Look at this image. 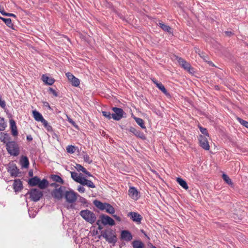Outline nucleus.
<instances>
[{
  "label": "nucleus",
  "instance_id": "1",
  "mask_svg": "<svg viewBox=\"0 0 248 248\" xmlns=\"http://www.w3.org/2000/svg\"><path fill=\"white\" fill-rule=\"evenodd\" d=\"M102 236L109 244L114 246L117 241V235L115 231L111 229H107L101 232V235L98 236L99 239Z\"/></svg>",
  "mask_w": 248,
  "mask_h": 248
},
{
  "label": "nucleus",
  "instance_id": "2",
  "mask_svg": "<svg viewBox=\"0 0 248 248\" xmlns=\"http://www.w3.org/2000/svg\"><path fill=\"white\" fill-rule=\"evenodd\" d=\"M93 204L98 209L101 210H105L106 212L110 214H113L115 212L114 207L109 203H103L99 201L95 200L93 201Z\"/></svg>",
  "mask_w": 248,
  "mask_h": 248
},
{
  "label": "nucleus",
  "instance_id": "3",
  "mask_svg": "<svg viewBox=\"0 0 248 248\" xmlns=\"http://www.w3.org/2000/svg\"><path fill=\"white\" fill-rule=\"evenodd\" d=\"M8 153L12 155L17 156L19 154V148L16 141H11L6 145Z\"/></svg>",
  "mask_w": 248,
  "mask_h": 248
},
{
  "label": "nucleus",
  "instance_id": "4",
  "mask_svg": "<svg viewBox=\"0 0 248 248\" xmlns=\"http://www.w3.org/2000/svg\"><path fill=\"white\" fill-rule=\"evenodd\" d=\"M79 214L86 221L91 224L93 223L96 220L95 214L88 209L81 211Z\"/></svg>",
  "mask_w": 248,
  "mask_h": 248
},
{
  "label": "nucleus",
  "instance_id": "5",
  "mask_svg": "<svg viewBox=\"0 0 248 248\" xmlns=\"http://www.w3.org/2000/svg\"><path fill=\"white\" fill-rule=\"evenodd\" d=\"M78 196V194L73 190L65 191L64 195L66 202L71 204H73L76 202Z\"/></svg>",
  "mask_w": 248,
  "mask_h": 248
},
{
  "label": "nucleus",
  "instance_id": "6",
  "mask_svg": "<svg viewBox=\"0 0 248 248\" xmlns=\"http://www.w3.org/2000/svg\"><path fill=\"white\" fill-rule=\"evenodd\" d=\"M29 194H30L31 200L34 202L39 201L43 195L42 191L37 188L31 189Z\"/></svg>",
  "mask_w": 248,
  "mask_h": 248
},
{
  "label": "nucleus",
  "instance_id": "7",
  "mask_svg": "<svg viewBox=\"0 0 248 248\" xmlns=\"http://www.w3.org/2000/svg\"><path fill=\"white\" fill-rule=\"evenodd\" d=\"M65 187L61 186L58 188H55L52 192V196L58 200H61L64 195V189Z\"/></svg>",
  "mask_w": 248,
  "mask_h": 248
},
{
  "label": "nucleus",
  "instance_id": "8",
  "mask_svg": "<svg viewBox=\"0 0 248 248\" xmlns=\"http://www.w3.org/2000/svg\"><path fill=\"white\" fill-rule=\"evenodd\" d=\"M112 109L114 112L112 114V118L114 120L119 121L124 117V112L123 109L119 108L113 107Z\"/></svg>",
  "mask_w": 248,
  "mask_h": 248
},
{
  "label": "nucleus",
  "instance_id": "9",
  "mask_svg": "<svg viewBox=\"0 0 248 248\" xmlns=\"http://www.w3.org/2000/svg\"><path fill=\"white\" fill-rule=\"evenodd\" d=\"M100 221H101V223L104 225H109L111 226H113L115 225L114 220L110 217L105 215L104 214H102L100 216Z\"/></svg>",
  "mask_w": 248,
  "mask_h": 248
},
{
  "label": "nucleus",
  "instance_id": "10",
  "mask_svg": "<svg viewBox=\"0 0 248 248\" xmlns=\"http://www.w3.org/2000/svg\"><path fill=\"white\" fill-rule=\"evenodd\" d=\"M200 145L204 150H209L210 146L207 139L202 135H200L199 138Z\"/></svg>",
  "mask_w": 248,
  "mask_h": 248
},
{
  "label": "nucleus",
  "instance_id": "11",
  "mask_svg": "<svg viewBox=\"0 0 248 248\" xmlns=\"http://www.w3.org/2000/svg\"><path fill=\"white\" fill-rule=\"evenodd\" d=\"M127 216L130 217L134 222H137L138 224H140L142 219V217L140 214L134 212L128 213Z\"/></svg>",
  "mask_w": 248,
  "mask_h": 248
},
{
  "label": "nucleus",
  "instance_id": "12",
  "mask_svg": "<svg viewBox=\"0 0 248 248\" xmlns=\"http://www.w3.org/2000/svg\"><path fill=\"white\" fill-rule=\"evenodd\" d=\"M8 172L10 173L11 176L16 177L18 176L19 173V170L16 164H12L8 167Z\"/></svg>",
  "mask_w": 248,
  "mask_h": 248
},
{
  "label": "nucleus",
  "instance_id": "13",
  "mask_svg": "<svg viewBox=\"0 0 248 248\" xmlns=\"http://www.w3.org/2000/svg\"><path fill=\"white\" fill-rule=\"evenodd\" d=\"M121 239L126 242H129L133 239L131 233L127 230H123L121 232Z\"/></svg>",
  "mask_w": 248,
  "mask_h": 248
},
{
  "label": "nucleus",
  "instance_id": "14",
  "mask_svg": "<svg viewBox=\"0 0 248 248\" xmlns=\"http://www.w3.org/2000/svg\"><path fill=\"white\" fill-rule=\"evenodd\" d=\"M177 61L180 65L185 70L190 72L191 65L189 63L186 62L182 58H177Z\"/></svg>",
  "mask_w": 248,
  "mask_h": 248
},
{
  "label": "nucleus",
  "instance_id": "15",
  "mask_svg": "<svg viewBox=\"0 0 248 248\" xmlns=\"http://www.w3.org/2000/svg\"><path fill=\"white\" fill-rule=\"evenodd\" d=\"M128 131L133 133L135 136L141 139H145V135L143 132H141L140 130H137L136 128L133 127H130L127 129Z\"/></svg>",
  "mask_w": 248,
  "mask_h": 248
},
{
  "label": "nucleus",
  "instance_id": "16",
  "mask_svg": "<svg viewBox=\"0 0 248 248\" xmlns=\"http://www.w3.org/2000/svg\"><path fill=\"white\" fill-rule=\"evenodd\" d=\"M13 188L15 192H19L22 189L23 185L20 179L15 180L13 184Z\"/></svg>",
  "mask_w": 248,
  "mask_h": 248
},
{
  "label": "nucleus",
  "instance_id": "17",
  "mask_svg": "<svg viewBox=\"0 0 248 248\" xmlns=\"http://www.w3.org/2000/svg\"><path fill=\"white\" fill-rule=\"evenodd\" d=\"M19 164L22 168H28L30 164L28 158L26 156L22 155L20 159Z\"/></svg>",
  "mask_w": 248,
  "mask_h": 248
},
{
  "label": "nucleus",
  "instance_id": "18",
  "mask_svg": "<svg viewBox=\"0 0 248 248\" xmlns=\"http://www.w3.org/2000/svg\"><path fill=\"white\" fill-rule=\"evenodd\" d=\"M10 125L12 135L14 136H16L18 134V132L15 121L13 119H11L10 120Z\"/></svg>",
  "mask_w": 248,
  "mask_h": 248
},
{
  "label": "nucleus",
  "instance_id": "19",
  "mask_svg": "<svg viewBox=\"0 0 248 248\" xmlns=\"http://www.w3.org/2000/svg\"><path fill=\"white\" fill-rule=\"evenodd\" d=\"M129 196L134 200L138 199V192L137 190L134 187H130L129 191Z\"/></svg>",
  "mask_w": 248,
  "mask_h": 248
},
{
  "label": "nucleus",
  "instance_id": "20",
  "mask_svg": "<svg viewBox=\"0 0 248 248\" xmlns=\"http://www.w3.org/2000/svg\"><path fill=\"white\" fill-rule=\"evenodd\" d=\"M71 175L72 178L74 181H75L76 182H77L78 183H80L81 184V183H82V179H83L84 177H82L78 175L77 172H74V171L71 172Z\"/></svg>",
  "mask_w": 248,
  "mask_h": 248
},
{
  "label": "nucleus",
  "instance_id": "21",
  "mask_svg": "<svg viewBox=\"0 0 248 248\" xmlns=\"http://www.w3.org/2000/svg\"><path fill=\"white\" fill-rule=\"evenodd\" d=\"M40 178H39L37 176H34L29 179L28 181V184L31 186H38Z\"/></svg>",
  "mask_w": 248,
  "mask_h": 248
},
{
  "label": "nucleus",
  "instance_id": "22",
  "mask_svg": "<svg viewBox=\"0 0 248 248\" xmlns=\"http://www.w3.org/2000/svg\"><path fill=\"white\" fill-rule=\"evenodd\" d=\"M32 114L34 119L38 122L42 123L45 120L42 114L35 110L32 111Z\"/></svg>",
  "mask_w": 248,
  "mask_h": 248
},
{
  "label": "nucleus",
  "instance_id": "23",
  "mask_svg": "<svg viewBox=\"0 0 248 248\" xmlns=\"http://www.w3.org/2000/svg\"><path fill=\"white\" fill-rule=\"evenodd\" d=\"M50 178L53 181L60 183L61 184H64L63 180L59 175L56 174H52L50 176Z\"/></svg>",
  "mask_w": 248,
  "mask_h": 248
},
{
  "label": "nucleus",
  "instance_id": "24",
  "mask_svg": "<svg viewBox=\"0 0 248 248\" xmlns=\"http://www.w3.org/2000/svg\"><path fill=\"white\" fill-rule=\"evenodd\" d=\"M81 184L83 186H87L91 188H95V186L92 181L86 179L84 177L82 179V181Z\"/></svg>",
  "mask_w": 248,
  "mask_h": 248
},
{
  "label": "nucleus",
  "instance_id": "25",
  "mask_svg": "<svg viewBox=\"0 0 248 248\" xmlns=\"http://www.w3.org/2000/svg\"><path fill=\"white\" fill-rule=\"evenodd\" d=\"M158 26L161 28L163 31L168 32L169 33H172V31L171 28L169 26L166 24H165L163 22H159Z\"/></svg>",
  "mask_w": 248,
  "mask_h": 248
},
{
  "label": "nucleus",
  "instance_id": "26",
  "mask_svg": "<svg viewBox=\"0 0 248 248\" xmlns=\"http://www.w3.org/2000/svg\"><path fill=\"white\" fill-rule=\"evenodd\" d=\"M42 80L45 82L46 84L51 85H52L55 81V80L53 78H49L47 76H46L44 75L42 76Z\"/></svg>",
  "mask_w": 248,
  "mask_h": 248
},
{
  "label": "nucleus",
  "instance_id": "27",
  "mask_svg": "<svg viewBox=\"0 0 248 248\" xmlns=\"http://www.w3.org/2000/svg\"><path fill=\"white\" fill-rule=\"evenodd\" d=\"M49 183L48 181L46 179H43L42 180L40 179V182L38 184V187L40 189H45L48 186Z\"/></svg>",
  "mask_w": 248,
  "mask_h": 248
},
{
  "label": "nucleus",
  "instance_id": "28",
  "mask_svg": "<svg viewBox=\"0 0 248 248\" xmlns=\"http://www.w3.org/2000/svg\"><path fill=\"white\" fill-rule=\"evenodd\" d=\"M176 181L185 189L187 190L188 188L186 182L182 178L178 177Z\"/></svg>",
  "mask_w": 248,
  "mask_h": 248
},
{
  "label": "nucleus",
  "instance_id": "29",
  "mask_svg": "<svg viewBox=\"0 0 248 248\" xmlns=\"http://www.w3.org/2000/svg\"><path fill=\"white\" fill-rule=\"evenodd\" d=\"M0 140L1 142L6 144V145H7V143L11 141H10L11 138L10 137L9 135L7 134H4L3 135L1 136V137L0 138Z\"/></svg>",
  "mask_w": 248,
  "mask_h": 248
},
{
  "label": "nucleus",
  "instance_id": "30",
  "mask_svg": "<svg viewBox=\"0 0 248 248\" xmlns=\"http://www.w3.org/2000/svg\"><path fill=\"white\" fill-rule=\"evenodd\" d=\"M133 248H144V244L140 240H135L132 242Z\"/></svg>",
  "mask_w": 248,
  "mask_h": 248
},
{
  "label": "nucleus",
  "instance_id": "31",
  "mask_svg": "<svg viewBox=\"0 0 248 248\" xmlns=\"http://www.w3.org/2000/svg\"><path fill=\"white\" fill-rule=\"evenodd\" d=\"M154 82L156 84V87L160 89L164 94H167V91L165 89L164 86L161 83H158L157 82L154 81Z\"/></svg>",
  "mask_w": 248,
  "mask_h": 248
},
{
  "label": "nucleus",
  "instance_id": "32",
  "mask_svg": "<svg viewBox=\"0 0 248 248\" xmlns=\"http://www.w3.org/2000/svg\"><path fill=\"white\" fill-rule=\"evenodd\" d=\"M134 119L137 124L139 125L142 129H146V126L144 124V121L140 118L135 117Z\"/></svg>",
  "mask_w": 248,
  "mask_h": 248
},
{
  "label": "nucleus",
  "instance_id": "33",
  "mask_svg": "<svg viewBox=\"0 0 248 248\" xmlns=\"http://www.w3.org/2000/svg\"><path fill=\"white\" fill-rule=\"evenodd\" d=\"M0 19H1L8 27L12 28L13 25L10 18H5L0 16Z\"/></svg>",
  "mask_w": 248,
  "mask_h": 248
},
{
  "label": "nucleus",
  "instance_id": "34",
  "mask_svg": "<svg viewBox=\"0 0 248 248\" xmlns=\"http://www.w3.org/2000/svg\"><path fill=\"white\" fill-rule=\"evenodd\" d=\"M42 123L48 131H52V126L48 124L47 122L45 119L42 122Z\"/></svg>",
  "mask_w": 248,
  "mask_h": 248
},
{
  "label": "nucleus",
  "instance_id": "35",
  "mask_svg": "<svg viewBox=\"0 0 248 248\" xmlns=\"http://www.w3.org/2000/svg\"><path fill=\"white\" fill-rule=\"evenodd\" d=\"M0 13L3 16H13L14 17H16V16L14 14L6 13V12H4L3 8L1 6H0Z\"/></svg>",
  "mask_w": 248,
  "mask_h": 248
},
{
  "label": "nucleus",
  "instance_id": "36",
  "mask_svg": "<svg viewBox=\"0 0 248 248\" xmlns=\"http://www.w3.org/2000/svg\"><path fill=\"white\" fill-rule=\"evenodd\" d=\"M6 126V124L4 122L3 118L0 117V131H3L5 129Z\"/></svg>",
  "mask_w": 248,
  "mask_h": 248
},
{
  "label": "nucleus",
  "instance_id": "37",
  "mask_svg": "<svg viewBox=\"0 0 248 248\" xmlns=\"http://www.w3.org/2000/svg\"><path fill=\"white\" fill-rule=\"evenodd\" d=\"M70 82L71 83L72 85L75 87H78L79 85V83H80L79 79L76 78L75 77Z\"/></svg>",
  "mask_w": 248,
  "mask_h": 248
},
{
  "label": "nucleus",
  "instance_id": "38",
  "mask_svg": "<svg viewBox=\"0 0 248 248\" xmlns=\"http://www.w3.org/2000/svg\"><path fill=\"white\" fill-rule=\"evenodd\" d=\"M222 178L224 181L228 185H232V182L231 179L229 178V177L225 174H223L222 175Z\"/></svg>",
  "mask_w": 248,
  "mask_h": 248
},
{
  "label": "nucleus",
  "instance_id": "39",
  "mask_svg": "<svg viewBox=\"0 0 248 248\" xmlns=\"http://www.w3.org/2000/svg\"><path fill=\"white\" fill-rule=\"evenodd\" d=\"M102 114L103 116L107 118L108 120H110L112 118V114H111L109 111H102Z\"/></svg>",
  "mask_w": 248,
  "mask_h": 248
},
{
  "label": "nucleus",
  "instance_id": "40",
  "mask_svg": "<svg viewBox=\"0 0 248 248\" xmlns=\"http://www.w3.org/2000/svg\"><path fill=\"white\" fill-rule=\"evenodd\" d=\"M66 151L69 153L73 154L76 151L75 147L73 145H68L66 147Z\"/></svg>",
  "mask_w": 248,
  "mask_h": 248
},
{
  "label": "nucleus",
  "instance_id": "41",
  "mask_svg": "<svg viewBox=\"0 0 248 248\" xmlns=\"http://www.w3.org/2000/svg\"><path fill=\"white\" fill-rule=\"evenodd\" d=\"M198 127L200 130V131L201 132V133L202 134H203V135L207 136L208 137L209 136V135L208 133V131H207V130L206 128H203V127H202L201 125H199Z\"/></svg>",
  "mask_w": 248,
  "mask_h": 248
},
{
  "label": "nucleus",
  "instance_id": "42",
  "mask_svg": "<svg viewBox=\"0 0 248 248\" xmlns=\"http://www.w3.org/2000/svg\"><path fill=\"white\" fill-rule=\"evenodd\" d=\"M237 120L242 125L248 128V122L239 117L237 118Z\"/></svg>",
  "mask_w": 248,
  "mask_h": 248
},
{
  "label": "nucleus",
  "instance_id": "43",
  "mask_svg": "<svg viewBox=\"0 0 248 248\" xmlns=\"http://www.w3.org/2000/svg\"><path fill=\"white\" fill-rule=\"evenodd\" d=\"M84 161L88 164H91L92 163V160L90 159V156L87 154L84 155L83 156Z\"/></svg>",
  "mask_w": 248,
  "mask_h": 248
},
{
  "label": "nucleus",
  "instance_id": "44",
  "mask_svg": "<svg viewBox=\"0 0 248 248\" xmlns=\"http://www.w3.org/2000/svg\"><path fill=\"white\" fill-rule=\"evenodd\" d=\"M76 169L78 171H81L83 172L85 171L86 169L84 168L82 165L80 164H76V166L75 167Z\"/></svg>",
  "mask_w": 248,
  "mask_h": 248
},
{
  "label": "nucleus",
  "instance_id": "45",
  "mask_svg": "<svg viewBox=\"0 0 248 248\" xmlns=\"http://www.w3.org/2000/svg\"><path fill=\"white\" fill-rule=\"evenodd\" d=\"M65 75L69 81L72 80L75 78V76L70 72L66 73Z\"/></svg>",
  "mask_w": 248,
  "mask_h": 248
},
{
  "label": "nucleus",
  "instance_id": "46",
  "mask_svg": "<svg viewBox=\"0 0 248 248\" xmlns=\"http://www.w3.org/2000/svg\"><path fill=\"white\" fill-rule=\"evenodd\" d=\"M0 106L3 108H5L6 107V103L4 100H3L1 98V96L0 95Z\"/></svg>",
  "mask_w": 248,
  "mask_h": 248
},
{
  "label": "nucleus",
  "instance_id": "47",
  "mask_svg": "<svg viewBox=\"0 0 248 248\" xmlns=\"http://www.w3.org/2000/svg\"><path fill=\"white\" fill-rule=\"evenodd\" d=\"M67 121L71 124H72L74 127L77 128L78 127V125L76 124L75 122L72 119H71L69 117H68L67 115Z\"/></svg>",
  "mask_w": 248,
  "mask_h": 248
},
{
  "label": "nucleus",
  "instance_id": "48",
  "mask_svg": "<svg viewBox=\"0 0 248 248\" xmlns=\"http://www.w3.org/2000/svg\"><path fill=\"white\" fill-rule=\"evenodd\" d=\"M49 92L52 93L55 96L57 97L58 96V93L54 90L53 89V88H49Z\"/></svg>",
  "mask_w": 248,
  "mask_h": 248
},
{
  "label": "nucleus",
  "instance_id": "49",
  "mask_svg": "<svg viewBox=\"0 0 248 248\" xmlns=\"http://www.w3.org/2000/svg\"><path fill=\"white\" fill-rule=\"evenodd\" d=\"M200 56L202 58L204 61H206V59L207 58V56L203 52H201L199 53Z\"/></svg>",
  "mask_w": 248,
  "mask_h": 248
},
{
  "label": "nucleus",
  "instance_id": "50",
  "mask_svg": "<svg viewBox=\"0 0 248 248\" xmlns=\"http://www.w3.org/2000/svg\"><path fill=\"white\" fill-rule=\"evenodd\" d=\"M78 190L81 193H84L85 191V188L82 186H79Z\"/></svg>",
  "mask_w": 248,
  "mask_h": 248
},
{
  "label": "nucleus",
  "instance_id": "51",
  "mask_svg": "<svg viewBox=\"0 0 248 248\" xmlns=\"http://www.w3.org/2000/svg\"><path fill=\"white\" fill-rule=\"evenodd\" d=\"M79 201L80 202L83 204H86L87 203V200L85 198L82 197H80Z\"/></svg>",
  "mask_w": 248,
  "mask_h": 248
},
{
  "label": "nucleus",
  "instance_id": "52",
  "mask_svg": "<svg viewBox=\"0 0 248 248\" xmlns=\"http://www.w3.org/2000/svg\"><path fill=\"white\" fill-rule=\"evenodd\" d=\"M44 106L46 107H47L49 109H51V108L50 106H49V105L48 102H44Z\"/></svg>",
  "mask_w": 248,
  "mask_h": 248
},
{
  "label": "nucleus",
  "instance_id": "53",
  "mask_svg": "<svg viewBox=\"0 0 248 248\" xmlns=\"http://www.w3.org/2000/svg\"><path fill=\"white\" fill-rule=\"evenodd\" d=\"M50 186L58 188L57 187L59 186V185L56 183H53L50 184Z\"/></svg>",
  "mask_w": 248,
  "mask_h": 248
},
{
  "label": "nucleus",
  "instance_id": "54",
  "mask_svg": "<svg viewBox=\"0 0 248 248\" xmlns=\"http://www.w3.org/2000/svg\"><path fill=\"white\" fill-rule=\"evenodd\" d=\"M113 217L116 219V220H117V221H121V218L117 216V215H113Z\"/></svg>",
  "mask_w": 248,
  "mask_h": 248
},
{
  "label": "nucleus",
  "instance_id": "55",
  "mask_svg": "<svg viewBox=\"0 0 248 248\" xmlns=\"http://www.w3.org/2000/svg\"><path fill=\"white\" fill-rule=\"evenodd\" d=\"M27 140L29 141H31L32 140V136L30 135L27 136Z\"/></svg>",
  "mask_w": 248,
  "mask_h": 248
},
{
  "label": "nucleus",
  "instance_id": "56",
  "mask_svg": "<svg viewBox=\"0 0 248 248\" xmlns=\"http://www.w3.org/2000/svg\"><path fill=\"white\" fill-rule=\"evenodd\" d=\"M100 220H97V222H96V224L98 225V229L99 230H101L102 229V227L101 226H100L99 225V222H100Z\"/></svg>",
  "mask_w": 248,
  "mask_h": 248
},
{
  "label": "nucleus",
  "instance_id": "57",
  "mask_svg": "<svg viewBox=\"0 0 248 248\" xmlns=\"http://www.w3.org/2000/svg\"><path fill=\"white\" fill-rule=\"evenodd\" d=\"M225 33L227 36H231L232 34V33L230 31H226Z\"/></svg>",
  "mask_w": 248,
  "mask_h": 248
},
{
  "label": "nucleus",
  "instance_id": "58",
  "mask_svg": "<svg viewBox=\"0 0 248 248\" xmlns=\"http://www.w3.org/2000/svg\"><path fill=\"white\" fill-rule=\"evenodd\" d=\"M85 174H86L88 176H91V174L90 172L86 170H85V171L83 172Z\"/></svg>",
  "mask_w": 248,
  "mask_h": 248
},
{
  "label": "nucleus",
  "instance_id": "59",
  "mask_svg": "<svg viewBox=\"0 0 248 248\" xmlns=\"http://www.w3.org/2000/svg\"><path fill=\"white\" fill-rule=\"evenodd\" d=\"M29 174L30 176H32L33 175V172L32 171H30L29 172Z\"/></svg>",
  "mask_w": 248,
  "mask_h": 248
},
{
  "label": "nucleus",
  "instance_id": "60",
  "mask_svg": "<svg viewBox=\"0 0 248 248\" xmlns=\"http://www.w3.org/2000/svg\"><path fill=\"white\" fill-rule=\"evenodd\" d=\"M69 208H74V205H73L72 204L70 205V206H69Z\"/></svg>",
  "mask_w": 248,
  "mask_h": 248
},
{
  "label": "nucleus",
  "instance_id": "61",
  "mask_svg": "<svg viewBox=\"0 0 248 248\" xmlns=\"http://www.w3.org/2000/svg\"><path fill=\"white\" fill-rule=\"evenodd\" d=\"M153 248H156V247H153Z\"/></svg>",
  "mask_w": 248,
  "mask_h": 248
}]
</instances>
